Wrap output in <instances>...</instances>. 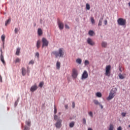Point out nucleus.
<instances>
[{"label": "nucleus", "instance_id": "f8f14e48", "mask_svg": "<svg viewBox=\"0 0 130 130\" xmlns=\"http://www.w3.org/2000/svg\"><path fill=\"white\" fill-rule=\"evenodd\" d=\"M1 57H0L1 60L3 62V63L4 64H5V63H6V62L5 61V59L4 58V55H3V50L2 49H1Z\"/></svg>", "mask_w": 130, "mask_h": 130}, {"label": "nucleus", "instance_id": "603ef678", "mask_svg": "<svg viewBox=\"0 0 130 130\" xmlns=\"http://www.w3.org/2000/svg\"><path fill=\"white\" fill-rule=\"evenodd\" d=\"M68 106H68V105H65L64 107H65V108H66V109H68Z\"/></svg>", "mask_w": 130, "mask_h": 130}, {"label": "nucleus", "instance_id": "393cba45", "mask_svg": "<svg viewBox=\"0 0 130 130\" xmlns=\"http://www.w3.org/2000/svg\"><path fill=\"white\" fill-rule=\"evenodd\" d=\"M11 23V18L8 19L5 22V26H8V24Z\"/></svg>", "mask_w": 130, "mask_h": 130}, {"label": "nucleus", "instance_id": "7c9ffc66", "mask_svg": "<svg viewBox=\"0 0 130 130\" xmlns=\"http://www.w3.org/2000/svg\"><path fill=\"white\" fill-rule=\"evenodd\" d=\"M43 85H44V82H41L40 83L39 87H40V88H42L43 87Z\"/></svg>", "mask_w": 130, "mask_h": 130}, {"label": "nucleus", "instance_id": "5fc2aeb1", "mask_svg": "<svg viewBox=\"0 0 130 130\" xmlns=\"http://www.w3.org/2000/svg\"><path fill=\"white\" fill-rule=\"evenodd\" d=\"M58 114H59V115H60V114H61V113L59 112V113H58Z\"/></svg>", "mask_w": 130, "mask_h": 130}, {"label": "nucleus", "instance_id": "4468645a", "mask_svg": "<svg viewBox=\"0 0 130 130\" xmlns=\"http://www.w3.org/2000/svg\"><path fill=\"white\" fill-rule=\"evenodd\" d=\"M21 71H22V76H25L26 75V68H22L21 69Z\"/></svg>", "mask_w": 130, "mask_h": 130}, {"label": "nucleus", "instance_id": "8fccbe9b", "mask_svg": "<svg viewBox=\"0 0 130 130\" xmlns=\"http://www.w3.org/2000/svg\"><path fill=\"white\" fill-rule=\"evenodd\" d=\"M99 105L100 106V107H101V108L102 109L103 108V106H102V105H101V104H100V105Z\"/></svg>", "mask_w": 130, "mask_h": 130}, {"label": "nucleus", "instance_id": "a211bd4d", "mask_svg": "<svg viewBox=\"0 0 130 130\" xmlns=\"http://www.w3.org/2000/svg\"><path fill=\"white\" fill-rule=\"evenodd\" d=\"M102 21H103V17L100 18L98 23V26H102Z\"/></svg>", "mask_w": 130, "mask_h": 130}, {"label": "nucleus", "instance_id": "f3484780", "mask_svg": "<svg viewBox=\"0 0 130 130\" xmlns=\"http://www.w3.org/2000/svg\"><path fill=\"white\" fill-rule=\"evenodd\" d=\"M41 44V42L40 40H38L37 42V47L38 49H39L40 48V44Z\"/></svg>", "mask_w": 130, "mask_h": 130}, {"label": "nucleus", "instance_id": "3c124183", "mask_svg": "<svg viewBox=\"0 0 130 130\" xmlns=\"http://www.w3.org/2000/svg\"><path fill=\"white\" fill-rule=\"evenodd\" d=\"M18 105V102H15V106H17Z\"/></svg>", "mask_w": 130, "mask_h": 130}, {"label": "nucleus", "instance_id": "423d86ee", "mask_svg": "<svg viewBox=\"0 0 130 130\" xmlns=\"http://www.w3.org/2000/svg\"><path fill=\"white\" fill-rule=\"evenodd\" d=\"M73 79H77L78 78V70L76 69H73L72 70Z\"/></svg>", "mask_w": 130, "mask_h": 130}, {"label": "nucleus", "instance_id": "7ed1b4c3", "mask_svg": "<svg viewBox=\"0 0 130 130\" xmlns=\"http://www.w3.org/2000/svg\"><path fill=\"white\" fill-rule=\"evenodd\" d=\"M54 120H57L55 125L57 128H60L61 127V123L62 122V120L58 119V117L56 115H54Z\"/></svg>", "mask_w": 130, "mask_h": 130}, {"label": "nucleus", "instance_id": "1a4fd4ad", "mask_svg": "<svg viewBox=\"0 0 130 130\" xmlns=\"http://www.w3.org/2000/svg\"><path fill=\"white\" fill-rule=\"evenodd\" d=\"M58 26L59 27V29L60 30H62L64 28V25L62 22L60 21V20H58L57 21Z\"/></svg>", "mask_w": 130, "mask_h": 130}, {"label": "nucleus", "instance_id": "b1692460", "mask_svg": "<svg viewBox=\"0 0 130 130\" xmlns=\"http://www.w3.org/2000/svg\"><path fill=\"white\" fill-rule=\"evenodd\" d=\"M76 62L77 63H79V64H81V63H82V59H81L80 58L77 59Z\"/></svg>", "mask_w": 130, "mask_h": 130}, {"label": "nucleus", "instance_id": "9d476101", "mask_svg": "<svg viewBox=\"0 0 130 130\" xmlns=\"http://www.w3.org/2000/svg\"><path fill=\"white\" fill-rule=\"evenodd\" d=\"M87 42L88 44L91 45V46H93V45H95V42H94V41H93V40H92L90 38H88L87 39Z\"/></svg>", "mask_w": 130, "mask_h": 130}, {"label": "nucleus", "instance_id": "f704fd0d", "mask_svg": "<svg viewBox=\"0 0 130 130\" xmlns=\"http://www.w3.org/2000/svg\"><path fill=\"white\" fill-rule=\"evenodd\" d=\"M29 64H34V61H33V60H30L29 62Z\"/></svg>", "mask_w": 130, "mask_h": 130}, {"label": "nucleus", "instance_id": "79ce46f5", "mask_svg": "<svg viewBox=\"0 0 130 130\" xmlns=\"http://www.w3.org/2000/svg\"><path fill=\"white\" fill-rule=\"evenodd\" d=\"M65 28L66 29H70V26H69V25H68V24H65Z\"/></svg>", "mask_w": 130, "mask_h": 130}, {"label": "nucleus", "instance_id": "ea45409f", "mask_svg": "<svg viewBox=\"0 0 130 130\" xmlns=\"http://www.w3.org/2000/svg\"><path fill=\"white\" fill-rule=\"evenodd\" d=\"M36 56H37L38 57V58H39V52H37L36 53Z\"/></svg>", "mask_w": 130, "mask_h": 130}, {"label": "nucleus", "instance_id": "58836bf2", "mask_svg": "<svg viewBox=\"0 0 130 130\" xmlns=\"http://www.w3.org/2000/svg\"><path fill=\"white\" fill-rule=\"evenodd\" d=\"M14 32L15 33V34H18V28H15Z\"/></svg>", "mask_w": 130, "mask_h": 130}, {"label": "nucleus", "instance_id": "72a5a7b5", "mask_svg": "<svg viewBox=\"0 0 130 130\" xmlns=\"http://www.w3.org/2000/svg\"><path fill=\"white\" fill-rule=\"evenodd\" d=\"M88 114L91 117H93V113L92 112H88Z\"/></svg>", "mask_w": 130, "mask_h": 130}, {"label": "nucleus", "instance_id": "0eeeda50", "mask_svg": "<svg viewBox=\"0 0 130 130\" xmlns=\"http://www.w3.org/2000/svg\"><path fill=\"white\" fill-rule=\"evenodd\" d=\"M42 48H43V47H44V46L47 47L48 46V41H47V40H46V39H45V38H43L42 39Z\"/></svg>", "mask_w": 130, "mask_h": 130}, {"label": "nucleus", "instance_id": "864d4df0", "mask_svg": "<svg viewBox=\"0 0 130 130\" xmlns=\"http://www.w3.org/2000/svg\"><path fill=\"white\" fill-rule=\"evenodd\" d=\"M88 130H93L91 128H88Z\"/></svg>", "mask_w": 130, "mask_h": 130}, {"label": "nucleus", "instance_id": "39448f33", "mask_svg": "<svg viewBox=\"0 0 130 130\" xmlns=\"http://www.w3.org/2000/svg\"><path fill=\"white\" fill-rule=\"evenodd\" d=\"M111 70V66H110V65H108V66H106L105 75L107 77H110V76H111V72H110Z\"/></svg>", "mask_w": 130, "mask_h": 130}, {"label": "nucleus", "instance_id": "de8ad7c7", "mask_svg": "<svg viewBox=\"0 0 130 130\" xmlns=\"http://www.w3.org/2000/svg\"><path fill=\"white\" fill-rule=\"evenodd\" d=\"M72 107L73 108H75V102L72 103Z\"/></svg>", "mask_w": 130, "mask_h": 130}, {"label": "nucleus", "instance_id": "09e8293b", "mask_svg": "<svg viewBox=\"0 0 130 130\" xmlns=\"http://www.w3.org/2000/svg\"><path fill=\"white\" fill-rule=\"evenodd\" d=\"M107 23H108L107 20H105L104 21V24H105V25H106V24H107Z\"/></svg>", "mask_w": 130, "mask_h": 130}, {"label": "nucleus", "instance_id": "6ab92c4d", "mask_svg": "<svg viewBox=\"0 0 130 130\" xmlns=\"http://www.w3.org/2000/svg\"><path fill=\"white\" fill-rule=\"evenodd\" d=\"M56 68H57V70H59V69H60V62H59L58 61L57 62Z\"/></svg>", "mask_w": 130, "mask_h": 130}, {"label": "nucleus", "instance_id": "c756f323", "mask_svg": "<svg viewBox=\"0 0 130 130\" xmlns=\"http://www.w3.org/2000/svg\"><path fill=\"white\" fill-rule=\"evenodd\" d=\"M5 38H6V36H5V35H3L2 36L1 39H2V41H3V42H5Z\"/></svg>", "mask_w": 130, "mask_h": 130}, {"label": "nucleus", "instance_id": "cd10ccee", "mask_svg": "<svg viewBox=\"0 0 130 130\" xmlns=\"http://www.w3.org/2000/svg\"><path fill=\"white\" fill-rule=\"evenodd\" d=\"M88 34L90 35V36H93V35L94 34V32L93 31V30H89Z\"/></svg>", "mask_w": 130, "mask_h": 130}, {"label": "nucleus", "instance_id": "a18cd8bd", "mask_svg": "<svg viewBox=\"0 0 130 130\" xmlns=\"http://www.w3.org/2000/svg\"><path fill=\"white\" fill-rule=\"evenodd\" d=\"M0 82L1 83H3V78L1 75H0Z\"/></svg>", "mask_w": 130, "mask_h": 130}, {"label": "nucleus", "instance_id": "aec40b11", "mask_svg": "<svg viewBox=\"0 0 130 130\" xmlns=\"http://www.w3.org/2000/svg\"><path fill=\"white\" fill-rule=\"evenodd\" d=\"M96 97H99V98H101L102 97V93L101 92H96Z\"/></svg>", "mask_w": 130, "mask_h": 130}, {"label": "nucleus", "instance_id": "2f4dec72", "mask_svg": "<svg viewBox=\"0 0 130 130\" xmlns=\"http://www.w3.org/2000/svg\"><path fill=\"white\" fill-rule=\"evenodd\" d=\"M90 21H91L92 24H94L95 23V20L94 19L93 17H91L90 18Z\"/></svg>", "mask_w": 130, "mask_h": 130}, {"label": "nucleus", "instance_id": "49530a36", "mask_svg": "<svg viewBox=\"0 0 130 130\" xmlns=\"http://www.w3.org/2000/svg\"><path fill=\"white\" fill-rule=\"evenodd\" d=\"M83 123L84 124H86V119L85 118L83 119Z\"/></svg>", "mask_w": 130, "mask_h": 130}, {"label": "nucleus", "instance_id": "a878e982", "mask_svg": "<svg viewBox=\"0 0 130 130\" xmlns=\"http://www.w3.org/2000/svg\"><path fill=\"white\" fill-rule=\"evenodd\" d=\"M74 126H75V122L73 121L70 123V124H69L70 127H74Z\"/></svg>", "mask_w": 130, "mask_h": 130}, {"label": "nucleus", "instance_id": "6e6552de", "mask_svg": "<svg viewBox=\"0 0 130 130\" xmlns=\"http://www.w3.org/2000/svg\"><path fill=\"white\" fill-rule=\"evenodd\" d=\"M88 74L86 71H84L81 76V80H86L88 79Z\"/></svg>", "mask_w": 130, "mask_h": 130}, {"label": "nucleus", "instance_id": "5701e85b", "mask_svg": "<svg viewBox=\"0 0 130 130\" xmlns=\"http://www.w3.org/2000/svg\"><path fill=\"white\" fill-rule=\"evenodd\" d=\"M93 103H94L95 105H100V103H99L98 100H93Z\"/></svg>", "mask_w": 130, "mask_h": 130}, {"label": "nucleus", "instance_id": "412c9836", "mask_svg": "<svg viewBox=\"0 0 130 130\" xmlns=\"http://www.w3.org/2000/svg\"><path fill=\"white\" fill-rule=\"evenodd\" d=\"M21 62V59L19 58H16L15 59V60L14 61L15 63H18V62Z\"/></svg>", "mask_w": 130, "mask_h": 130}, {"label": "nucleus", "instance_id": "9b49d317", "mask_svg": "<svg viewBox=\"0 0 130 130\" xmlns=\"http://www.w3.org/2000/svg\"><path fill=\"white\" fill-rule=\"evenodd\" d=\"M38 89V86H37V84H35L34 85H32L30 88L31 92H35Z\"/></svg>", "mask_w": 130, "mask_h": 130}, {"label": "nucleus", "instance_id": "c85d7f7f", "mask_svg": "<svg viewBox=\"0 0 130 130\" xmlns=\"http://www.w3.org/2000/svg\"><path fill=\"white\" fill-rule=\"evenodd\" d=\"M113 128H114L113 125H112V124H110L109 128V130H113Z\"/></svg>", "mask_w": 130, "mask_h": 130}, {"label": "nucleus", "instance_id": "4c0bfd02", "mask_svg": "<svg viewBox=\"0 0 130 130\" xmlns=\"http://www.w3.org/2000/svg\"><path fill=\"white\" fill-rule=\"evenodd\" d=\"M26 124L28 125V126H30V125H31V122L29 121H28L27 122H26Z\"/></svg>", "mask_w": 130, "mask_h": 130}, {"label": "nucleus", "instance_id": "dca6fc26", "mask_svg": "<svg viewBox=\"0 0 130 130\" xmlns=\"http://www.w3.org/2000/svg\"><path fill=\"white\" fill-rule=\"evenodd\" d=\"M20 52H21V48H18L16 50V55H20Z\"/></svg>", "mask_w": 130, "mask_h": 130}, {"label": "nucleus", "instance_id": "37998d69", "mask_svg": "<svg viewBox=\"0 0 130 130\" xmlns=\"http://www.w3.org/2000/svg\"><path fill=\"white\" fill-rule=\"evenodd\" d=\"M24 130H29V127H28V126H25L24 127Z\"/></svg>", "mask_w": 130, "mask_h": 130}, {"label": "nucleus", "instance_id": "a19ab883", "mask_svg": "<svg viewBox=\"0 0 130 130\" xmlns=\"http://www.w3.org/2000/svg\"><path fill=\"white\" fill-rule=\"evenodd\" d=\"M119 71H120L121 72H122V68L120 66L119 67Z\"/></svg>", "mask_w": 130, "mask_h": 130}, {"label": "nucleus", "instance_id": "f03ea898", "mask_svg": "<svg viewBox=\"0 0 130 130\" xmlns=\"http://www.w3.org/2000/svg\"><path fill=\"white\" fill-rule=\"evenodd\" d=\"M116 94V88H112L109 93V95L108 97L107 98V100L109 101V100H111L114 98L115 95Z\"/></svg>", "mask_w": 130, "mask_h": 130}, {"label": "nucleus", "instance_id": "473e14b6", "mask_svg": "<svg viewBox=\"0 0 130 130\" xmlns=\"http://www.w3.org/2000/svg\"><path fill=\"white\" fill-rule=\"evenodd\" d=\"M90 63L89 62V61L88 60H85L84 62L85 66H88Z\"/></svg>", "mask_w": 130, "mask_h": 130}, {"label": "nucleus", "instance_id": "ddd939ff", "mask_svg": "<svg viewBox=\"0 0 130 130\" xmlns=\"http://www.w3.org/2000/svg\"><path fill=\"white\" fill-rule=\"evenodd\" d=\"M125 74L122 75L121 73L119 74L118 77L120 80H123V79L125 78Z\"/></svg>", "mask_w": 130, "mask_h": 130}, {"label": "nucleus", "instance_id": "f257e3e1", "mask_svg": "<svg viewBox=\"0 0 130 130\" xmlns=\"http://www.w3.org/2000/svg\"><path fill=\"white\" fill-rule=\"evenodd\" d=\"M52 54L55 56V57H63L64 55V51H63V48H60L58 49V51H54L52 52Z\"/></svg>", "mask_w": 130, "mask_h": 130}, {"label": "nucleus", "instance_id": "2eb2a0df", "mask_svg": "<svg viewBox=\"0 0 130 130\" xmlns=\"http://www.w3.org/2000/svg\"><path fill=\"white\" fill-rule=\"evenodd\" d=\"M43 32L42 31V29L41 28H39L38 30V34L39 36H41Z\"/></svg>", "mask_w": 130, "mask_h": 130}, {"label": "nucleus", "instance_id": "c9c22d12", "mask_svg": "<svg viewBox=\"0 0 130 130\" xmlns=\"http://www.w3.org/2000/svg\"><path fill=\"white\" fill-rule=\"evenodd\" d=\"M57 113V109H56L55 106H54V114H56Z\"/></svg>", "mask_w": 130, "mask_h": 130}, {"label": "nucleus", "instance_id": "20e7f679", "mask_svg": "<svg viewBox=\"0 0 130 130\" xmlns=\"http://www.w3.org/2000/svg\"><path fill=\"white\" fill-rule=\"evenodd\" d=\"M117 23L119 26H125L126 25V20L120 18L117 20Z\"/></svg>", "mask_w": 130, "mask_h": 130}, {"label": "nucleus", "instance_id": "c03bdc74", "mask_svg": "<svg viewBox=\"0 0 130 130\" xmlns=\"http://www.w3.org/2000/svg\"><path fill=\"white\" fill-rule=\"evenodd\" d=\"M117 130H122V127H121V126H119L117 128Z\"/></svg>", "mask_w": 130, "mask_h": 130}, {"label": "nucleus", "instance_id": "e433bc0d", "mask_svg": "<svg viewBox=\"0 0 130 130\" xmlns=\"http://www.w3.org/2000/svg\"><path fill=\"white\" fill-rule=\"evenodd\" d=\"M121 115L123 117H125V115H126V113H124V112H122L121 113Z\"/></svg>", "mask_w": 130, "mask_h": 130}, {"label": "nucleus", "instance_id": "bb28decb", "mask_svg": "<svg viewBox=\"0 0 130 130\" xmlns=\"http://www.w3.org/2000/svg\"><path fill=\"white\" fill-rule=\"evenodd\" d=\"M90 8H91V7H90V5H89V4L87 3L86 4V10L89 11Z\"/></svg>", "mask_w": 130, "mask_h": 130}, {"label": "nucleus", "instance_id": "4be33fe9", "mask_svg": "<svg viewBox=\"0 0 130 130\" xmlns=\"http://www.w3.org/2000/svg\"><path fill=\"white\" fill-rule=\"evenodd\" d=\"M102 47H106L107 46V43L105 42H102Z\"/></svg>", "mask_w": 130, "mask_h": 130}]
</instances>
